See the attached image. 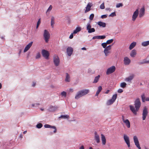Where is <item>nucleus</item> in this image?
I'll use <instances>...</instances> for the list:
<instances>
[{
	"instance_id": "obj_1",
	"label": "nucleus",
	"mask_w": 149,
	"mask_h": 149,
	"mask_svg": "<svg viewBox=\"0 0 149 149\" xmlns=\"http://www.w3.org/2000/svg\"><path fill=\"white\" fill-rule=\"evenodd\" d=\"M134 105L136 109L133 106L130 105V107L132 112L135 115L137 114V112L139 110L141 105V103L139 98H138L134 101Z\"/></svg>"
},
{
	"instance_id": "obj_2",
	"label": "nucleus",
	"mask_w": 149,
	"mask_h": 149,
	"mask_svg": "<svg viewBox=\"0 0 149 149\" xmlns=\"http://www.w3.org/2000/svg\"><path fill=\"white\" fill-rule=\"evenodd\" d=\"M43 37L46 42H48L49 40L50 37V35L49 32L47 30H44Z\"/></svg>"
},
{
	"instance_id": "obj_3",
	"label": "nucleus",
	"mask_w": 149,
	"mask_h": 149,
	"mask_svg": "<svg viewBox=\"0 0 149 149\" xmlns=\"http://www.w3.org/2000/svg\"><path fill=\"white\" fill-rule=\"evenodd\" d=\"M53 61L55 66H57L59 65L60 63V60L57 56L54 55V56Z\"/></svg>"
},
{
	"instance_id": "obj_4",
	"label": "nucleus",
	"mask_w": 149,
	"mask_h": 149,
	"mask_svg": "<svg viewBox=\"0 0 149 149\" xmlns=\"http://www.w3.org/2000/svg\"><path fill=\"white\" fill-rule=\"evenodd\" d=\"M112 45H109L104 49V52L105 54V56H107L110 53V50L111 49V47Z\"/></svg>"
},
{
	"instance_id": "obj_5",
	"label": "nucleus",
	"mask_w": 149,
	"mask_h": 149,
	"mask_svg": "<svg viewBox=\"0 0 149 149\" xmlns=\"http://www.w3.org/2000/svg\"><path fill=\"white\" fill-rule=\"evenodd\" d=\"M115 70V67L114 66H112L107 69L106 71V74L108 75L111 74Z\"/></svg>"
},
{
	"instance_id": "obj_6",
	"label": "nucleus",
	"mask_w": 149,
	"mask_h": 149,
	"mask_svg": "<svg viewBox=\"0 0 149 149\" xmlns=\"http://www.w3.org/2000/svg\"><path fill=\"white\" fill-rule=\"evenodd\" d=\"M133 140L135 145L138 149H141L137 137L136 136L133 137Z\"/></svg>"
},
{
	"instance_id": "obj_7",
	"label": "nucleus",
	"mask_w": 149,
	"mask_h": 149,
	"mask_svg": "<svg viewBox=\"0 0 149 149\" xmlns=\"http://www.w3.org/2000/svg\"><path fill=\"white\" fill-rule=\"evenodd\" d=\"M42 54L43 57L46 59L48 58L49 56V53L48 51L45 49H43L42 51Z\"/></svg>"
},
{
	"instance_id": "obj_8",
	"label": "nucleus",
	"mask_w": 149,
	"mask_h": 149,
	"mask_svg": "<svg viewBox=\"0 0 149 149\" xmlns=\"http://www.w3.org/2000/svg\"><path fill=\"white\" fill-rule=\"evenodd\" d=\"M123 138L124 141L127 144L128 147H130V143L129 137L126 135L124 134Z\"/></svg>"
},
{
	"instance_id": "obj_9",
	"label": "nucleus",
	"mask_w": 149,
	"mask_h": 149,
	"mask_svg": "<svg viewBox=\"0 0 149 149\" xmlns=\"http://www.w3.org/2000/svg\"><path fill=\"white\" fill-rule=\"evenodd\" d=\"M139 14V11L138 9H137L134 13L132 16V20L134 21L136 18L137 17Z\"/></svg>"
},
{
	"instance_id": "obj_10",
	"label": "nucleus",
	"mask_w": 149,
	"mask_h": 149,
	"mask_svg": "<svg viewBox=\"0 0 149 149\" xmlns=\"http://www.w3.org/2000/svg\"><path fill=\"white\" fill-rule=\"evenodd\" d=\"M148 112L147 109L145 107L143 110V114H142V118L143 120H145L146 117L148 115Z\"/></svg>"
},
{
	"instance_id": "obj_11",
	"label": "nucleus",
	"mask_w": 149,
	"mask_h": 149,
	"mask_svg": "<svg viewBox=\"0 0 149 149\" xmlns=\"http://www.w3.org/2000/svg\"><path fill=\"white\" fill-rule=\"evenodd\" d=\"M94 139L97 143H99L100 142V138L99 135L97 134L96 132H94Z\"/></svg>"
},
{
	"instance_id": "obj_12",
	"label": "nucleus",
	"mask_w": 149,
	"mask_h": 149,
	"mask_svg": "<svg viewBox=\"0 0 149 149\" xmlns=\"http://www.w3.org/2000/svg\"><path fill=\"white\" fill-rule=\"evenodd\" d=\"M145 9L144 7H143L141 8L139 11V16L141 18L143 17L145 14Z\"/></svg>"
},
{
	"instance_id": "obj_13",
	"label": "nucleus",
	"mask_w": 149,
	"mask_h": 149,
	"mask_svg": "<svg viewBox=\"0 0 149 149\" xmlns=\"http://www.w3.org/2000/svg\"><path fill=\"white\" fill-rule=\"evenodd\" d=\"M124 63L125 65H129L131 62L130 60L127 57H125L123 60Z\"/></svg>"
},
{
	"instance_id": "obj_14",
	"label": "nucleus",
	"mask_w": 149,
	"mask_h": 149,
	"mask_svg": "<svg viewBox=\"0 0 149 149\" xmlns=\"http://www.w3.org/2000/svg\"><path fill=\"white\" fill-rule=\"evenodd\" d=\"M73 49L71 47H68L67 49V53L69 56H70L72 53Z\"/></svg>"
},
{
	"instance_id": "obj_15",
	"label": "nucleus",
	"mask_w": 149,
	"mask_h": 149,
	"mask_svg": "<svg viewBox=\"0 0 149 149\" xmlns=\"http://www.w3.org/2000/svg\"><path fill=\"white\" fill-rule=\"evenodd\" d=\"M44 127L45 128H51L53 129L54 130L53 132L54 133H55L56 132L57 129L56 127L54 126H52L48 124H45L44 125Z\"/></svg>"
},
{
	"instance_id": "obj_16",
	"label": "nucleus",
	"mask_w": 149,
	"mask_h": 149,
	"mask_svg": "<svg viewBox=\"0 0 149 149\" xmlns=\"http://www.w3.org/2000/svg\"><path fill=\"white\" fill-rule=\"evenodd\" d=\"M33 43V42H30L28 44L26 45V46L25 47L24 52H27L28 50L31 47V46Z\"/></svg>"
},
{
	"instance_id": "obj_17",
	"label": "nucleus",
	"mask_w": 149,
	"mask_h": 149,
	"mask_svg": "<svg viewBox=\"0 0 149 149\" xmlns=\"http://www.w3.org/2000/svg\"><path fill=\"white\" fill-rule=\"evenodd\" d=\"M106 36L105 35L103 36H93L92 38V39L94 40L95 39H103L105 38Z\"/></svg>"
},
{
	"instance_id": "obj_18",
	"label": "nucleus",
	"mask_w": 149,
	"mask_h": 149,
	"mask_svg": "<svg viewBox=\"0 0 149 149\" xmlns=\"http://www.w3.org/2000/svg\"><path fill=\"white\" fill-rule=\"evenodd\" d=\"M58 108V107L57 106H50L49 107V110L50 111H53L56 110Z\"/></svg>"
},
{
	"instance_id": "obj_19",
	"label": "nucleus",
	"mask_w": 149,
	"mask_h": 149,
	"mask_svg": "<svg viewBox=\"0 0 149 149\" xmlns=\"http://www.w3.org/2000/svg\"><path fill=\"white\" fill-rule=\"evenodd\" d=\"M65 81L66 82H70V77L69 74L68 73H65Z\"/></svg>"
},
{
	"instance_id": "obj_20",
	"label": "nucleus",
	"mask_w": 149,
	"mask_h": 149,
	"mask_svg": "<svg viewBox=\"0 0 149 149\" xmlns=\"http://www.w3.org/2000/svg\"><path fill=\"white\" fill-rule=\"evenodd\" d=\"M101 138L102 144L103 145H105L106 143V139L104 135L102 134H101Z\"/></svg>"
},
{
	"instance_id": "obj_21",
	"label": "nucleus",
	"mask_w": 149,
	"mask_h": 149,
	"mask_svg": "<svg viewBox=\"0 0 149 149\" xmlns=\"http://www.w3.org/2000/svg\"><path fill=\"white\" fill-rule=\"evenodd\" d=\"M92 6V5H91V3H88L86 7V9L85 11V12L86 13L89 11L91 10V8Z\"/></svg>"
},
{
	"instance_id": "obj_22",
	"label": "nucleus",
	"mask_w": 149,
	"mask_h": 149,
	"mask_svg": "<svg viewBox=\"0 0 149 149\" xmlns=\"http://www.w3.org/2000/svg\"><path fill=\"white\" fill-rule=\"evenodd\" d=\"M81 91L84 96L88 93L90 91L89 90L86 89H84L81 90Z\"/></svg>"
},
{
	"instance_id": "obj_23",
	"label": "nucleus",
	"mask_w": 149,
	"mask_h": 149,
	"mask_svg": "<svg viewBox=\"0 0 149 149\" xmlns=\"http://www.w3.org/2000/svg\"><path fill=\"white\" fill-rule=\"evenodd\" d=\"M97 24L100 26H102V27H105L106 26V24L103 22L101 21L97 23Z\"/></svg>"
},
{
	"instance_id": "obj_24",
	"label": "nucleus",
	"mask_w": 149,
	"mask_h": 149,
	"mask_svg": "<svg viewBox=\"0 0 149 149\" xmlns=\"http://www.w3.org/2000/svg\"><path fill=\"white\" fill-rule=\"evenodd\" d=\"M123 122L125 123L127 127L129 128L130 127V123L128 119L125 120H124Z\"/></svg>"
},
{
	"instance_id": "obj_25",
	"label": "nucleus",
	"mask_w": 149,
	"mask_h": 149,
	"mask_svg": "<svg viewBox=\"0 0 149 149\" xmlns=\"http://www.w3.org/2000/svg\"><path fill=\"white\" fill-rule=\"evenodd\" d=\"M136 45V42H133L130 45L129 49L130 50H131L134 48Z\"/></svg>"
},
{
	"instance_id": "obj_26",
	"label": "nucleus",
	"mask_w": 149,
	"mask_h": 149,
	"mask_svg": "<svg viewBox=\"0 0 149 149\" xmlns=\"http://www.w3.org/2000/svg\"><path fill=\"white\" fill-rule=\"evenodd\" d=\"M81 97H82L81 95V94L79 91L77 93L75 97V99L77 100Z\"/></svg>"
},
{
	"instance_id": "obj_27",
	"label": "nucleus",
	"mask_w": 149,
	"mask_h": 149,
	"mask_svg": "<svg viewBox=\"0 0 149 149\" xmlns=\"http://www.w3.org/2000/svg\"><path fill=\"white\" fill-rule=\"evenodd\" d=\"M141 45L143 47H146L149 45V41H147L142 42L141 43Z\"/></svg>"
},
{
	"instance_id": "obj_28",
	"label": "nucleus",
	"mask_w": 149,
	"mask_h": 149,
	"mask_svg": "<svg viewBox=\"0 0 149 149\" xmlns=\"http://www.w3.org/2000/svg\"><path fill=\"white\" fill-rule=\"evenodd\" d=\"M136 52L135 50H133L130 53V55L132 57H134L136 54Z\"/></svg>"
},
{
	"instance_id": "obj_29",
	"label": "nucleus",
	"mask_w": 149,
	"mask_h": 149,
	"mask_svg": "<svg viewBox=\"0 0 149 149\" xmlns=\"http://www.w3.org/2000/svg\"><path fill=\"white\" fill-rule=\"evenodd\" d=\"M133 77L132 76H130L127 78L125 79V81H128L129 82H130L133 79Z\"/></svg>"
},
{
	"instance_id": "obj_30",
	"label": "nucleus",
	"mask_w": 149,
	"mask_h": 149,
	"mask_svg": "<svg viewBox=\"0 0 149 149\" xmlns=\"http://www.w3.org/2000/svg\"><path fill=\"white\" fill-rule=\"evenodd\" d=\"M102 87L101 86H99L98 87V89L97 91L96 92V94L95 95V96H97L100 93V92L102 90Z\"/></svg>"
},
{
	"instance_id": "obj_31",
	"label": "nucleus",
	"mask_w": 149,
	"mask_h": 149,
	"mask_svg": "<svg viewBox=\"0 0 149 149\" xmlns=\"http://www.w3.org/2000/svg\"><path fill=\"white\" fill-rule=\"evenodd\" d=\"M100 77V75H98L96 77H95L94 80L93 82V83H97Z\"/></svg>"
},
{
	"instance_id": "obj_32",
	"label": "nucleus",
	"mask_w": 149,
	"mask_h": 149,
	"mask_svg": "<svg viewBox=\"0 0 149 149\" xmlns=\"http://www.w3.org/2000/svg\"><path fill=\"white\" fill-rule=\"evenodd\" d=\"M81 30V28L80 27H77L76 29L74 30L73 31V33L74 34H76L77 33V32L80 31Z\"/></svg>"
},
{
	"instance_id": "obj_33",
	"label": "nucleus",
	"mask_w": 149,
	"mask_h": 149,
	"mask_svg": "<svg viewBox=\"0 0 149 149\" xmlns=\"http://www.w3.org/2000/svg\"><path fill=\"white\" fill-rule=\"evenodd\" d=\"M115 101H113L111 99L109 100L107 103V105H110L112 104Z\"/></svg>"
},
{
	"instance_id": "obj_34",
	"label": "nucleus",
	"mask_w": 149,
	"mask_h": 149,
	"mask_svg": "<svg viewBox=\"0 0 149 149\" xmlns=\"http://www.w3.org/2000/svg\"><path fill=\"white\" fill-rule=\"evenodd\" d=\"M54 17H52L51 18V25L52 28L53 27L54 25Z\"/></svg>"
},
{
	"instance_id": "obj_35",
	"label": "nucleus",
	"mask_w": 149,
	"mask_h": 149,
	"mask_svg": "<svg viewBox=\"0 0 149 149\" xmlns=\"http://www.w3.org/2000/svg\"><path fill=\"white\" fill-rule=\"evenodd\" d=\"M149 63V61H147L146 60H144L142 62H139L138 64L139 65L143 64L144 63Z\"/></svg>"
},
{
	"instance_id": "obj_36",
	"label": "nucleus",
	"mask_w": 149,
	"mask_h": 149,
	"mask_svg": "<svg viewBox=\"0 0 149 149\" xmlns=\"http://www.w3.org/2000/svg\"><path fill=\"white\" fill-rule=\"evenodd\" d=\"M95 30L94 28H91L88 30V33H91L93 32H95Z\"/></svg>"
},
{
	"instance_id": "obj_37",
	"label": "nucleus",
	"mask_w": 149,
	"mask_h": 149,
	"mask_svg": "<svg viewBox=\"0 0 149 149\" xmlns=\"http://www.w3.org/2000/svg\"><path fill=\"white\" fill-rule=\"evenodd\" d=\"M91 26L90 23H88L86 26V30H88L91 28Z\"/></svg>"
},
{
	"instance_id": "obj_38",
	"label": "nucleus",
	"mask_w": 149,
	"mask_h": 149,
	"mask_svg": "<svg viewBox=\"0 0 149 149\" xmlns=\"http://www.w3.org/2000/svg\"><path fill=\"white\" fill-rule=\"evenodd\" d=\"M127 84L125 82H123L120 84V86L123 88H124L126 87Z\"/></svg>"
},
{
	"instance_id": "obj_39",
	"label": "nucleus",
	"mask_w": 149,
	"mask_h": 149,
	"mask_svg": "<svg viewBox=\"0 0 149 149\" xmlns=\"http://www.w3.org/2000/svg\"><path fill=\"white\" fill-rule=\"evenodd\" d=\"M69 117V116L68 115H61L59 118H68Z\"/></svg>"
},
{
	"instance_id": "obj_40",
	"label": "nucleus",
	"mask_w": 149,
	"mask_h": 149,
	"mask_svg": "<svg viewBox=\"0 0 149 149\" xmlns=\"http://www.w3.org/2000/svg\"><path fill=\"white\" fill-rule=\"evenodd\" d=\"M117 97V95L116 94H115L113 95L111 99L112 100H113V101H115L116 100V99Z\"/></svg>"
},
{
	"instance_id": "obj_41",
	"label": "nucleus",
	"mask_w": 149,
	"mask_h": 149,
	"mask_svg": "<svg viewBox=\"0 0 149 149\" xmlns=\"http://www.w3.org/2000/svg\"><path fill=\"white\" fill-rule=\"evenodd\" d=\"M36 127L38 128H40L42 126V123H39L36 125Z\"/></svg>"
},
{
	"instance_id": "obj_42",
	"label": "nucleus",
	"mask_w": 149,
	"mask_h": 149,
	"mask_svg": "<svg viewBox=\"0 0 149 149\" xmlns=\"http://www.w3.org/2000/svg\"><path fill=\"white\" fill-rule=\"evenodd\" d=\"M61 95L65 97L67 95V93L65 91H63L61 93Z\"/></svg>"
},
{
	"instance_id": "obj_43",
	"label": "nucleus",
	"mask_w": 149,
	"mask_h": 149,
	"mask_svg": "<svg viewBox=\"0 0 149 149\" xmlns=\"http://www.w3.org/2000/svg\"><path fill=\"white\" fill-rule=\"evenodd\" d=\"M113 41V40L111 39L107 40L106 42L107 44H109L111 43Z\"/></svg>"
},
{
	"instance_id": "obj_44",
	"label": "nucleus",
	"mask_w": 149,
	"mask_h": 149,
	"mask_svg": "<svg viewBox=\"0 0 149 149\" xmlns=\"http://www.w3.org/2000/svg\"><path fill=\"white\" fill-rule=\"evenodd\" d=\"M107 44L106 43V42L102 43L101 44L102 46L104 48H105L107 47Z\"/></svg>"
},
{
	"instance_id": "obj_45",
	"label": "nucleus",
	"mask_w": 149,
	"mask_h": 149,
	"mask_svg": "<svg viewBox=\"0 0 149 149\" xmlns=\"http://www.w3.org/2000/svg\"><path fill=\"white\" fill-rule=\"evenodd\" d=\"M100 8L101 9H103L105 8V6L104 3H103L100 6Z\"/></svg>"
},
{
	"instance_id": "obj_46",
	"label": "nucleus",
	"mask_w": 149,
	"mask_h": 149,
	"mask_svg": "<svg viewBox=\"0 0 149 149\" xmlns=\"http://www.w3.org/2000/svg\"><path fill=\"white\" fill-rule=\"evenodd\" d=\"M141 97L143 102H145V97L144 94H143V95H141Z\"/></svg>"
},
{
	"instance_id": "obj_47",
	"label": "nucleus",
	"mask_w": 149,
	"mask_h": 149,
	"mask_svg": "<svg viewBox=\"0 0 149 149\" xmlns=\"http://www.w3.org/2000/svg\"><path fill=\"white\" fill-rule=\"evenodd\" d=\"M123 6V4L122 3H119L116 4V7L117 8H118L122 6Z\"/></svg>"
},
{
	"instance_id": "obj_48",
	"label": "nucleus",
	"mask_w": 149,
	"mask_h": 149,
	"mask_svg": "<svg viewBox=\"0 0 149 149\" xmlns=\"http://www.w3.org/2000/svg\"><path fill=\"white\" fill-rule=\"evenodd\" d=\"M94 17V14H91L90 16L89 17V19L91 20H92Z\"/></svg>"
},
{
	"instance_id": "obj_49",
	"label": "nucleus",
	"mask_w": 149,
	"mask_h": 149,
	"mask_svg": "<svg viewBox=\"0 0 149 149\" xmlns=\"http://www.w3.org/2000/svg\"><path fill=\"white\" fill-rule=\"evenodd\" d=\"M40 56V52H38L36 54V59H38L39 58Z\"/></svg>"
},
{
	"instance_id": "obj_50",
	"label": "nucleus",
	"mask_w": 149,
	"mask_h": 149,
	"mask_svg": "<svg viewBox=\"0 0 149 149\" xmlns=\"http://www.w3.org/2000/svg\"><path fill=\"white\" fill-rule=\"evenodd\" d=\"M88 72L90 74H92L94 73V71H92V70L91 69H89L88 70Z\"/></svg>"
},
{
	"instance_id": "obj_51",
	"label": "nucleus",
	"mask_w": 149,
	"mask_h": 149,
	"mask_svg": "<svg viewBox=\"0 0 149 149\" xmlns=\"http://www.w3.org/2000/svg\"><path fill=\"white\" fill-rule=\"evenodd\" d=\"M39 105H40V104L39 103H36L32 104V106L33 107H37L39 106Z\"/></svg>"
},
{
	"instance_id": "obj_52",
	"label": "nucleus",
	"mask_w": 149,
	"mask_h": 149,
	"mask_svg": "<svg viewBox=\"0 0 149 149\" xmlns=\"http://www.w3.org/2000/svg\"><path fill=\"white\" fill-rule=\"evenodd\" d=\"M116 15L115 12H113L111 13L109 15V17H113L116 16Z\"/></svg>"
},
{
	"instance_id": "obj_53",
	"label": "nucleus",
	"mask_w": 149,
	"mask_h": 149,
	"mask_svg": "<svg viewBox=\"0 0 149 149\" xmlns=\"http://www.w3.org/2000/svg\"><path fill=\"white\" fill-rule=\"evenodd\" d=\"M52 8V5H50L47 10V12L50 11Z\"/></svg>"
},
{
	"instance_id": "obj_54",
	"label": "nucleus",
	"mask_w": 149,
	"mask_h": 149,
	"mask_svg": "<svg viewBox=\"0 0 149 149\" xmlns=\"http://www.w3.org/2000/svg\"><path fill=\"white\" fill-rule=\"evenodd\" d=\"M107 15H104L101 16V18L102 19L106 18L107 17Z\"/></svg>"
},
{
	"instance_id": "obj_55",
	"label": "nucleus",
	"mask_w": 149,
	"mask_h": 149,
	"mask_svg": "<svg viewBox=\"0 0 149 149\" xmlns=\"http://www.w3.org/2000/svg\"><path fill=\"white\" fill-rule=\"evenodd\" d=\"M73 34H74V33H72L70 34V36L69 37V38L70 39H72L73 38Z\"/></svg>"
},
{
	"instance_id": "obj_56",
	"label": "nucleus",
	"mask_w": 149,
	"mask_h": 149,
	"mask_svg": "<svg viewBox=\"0 0 149 149\" xmlns=\"http://www.w3.org/2000/svg\"><path fill=\"white\" fill-rule=\"evenodd\" d=\"M117 91L118 93H122L123 91L122 89L120 88Z\"/></svg>"
},
{
	"instance_id": "obj_57",
	"label": "nucleus",
	"mask_w": 149,
	"mask_h": 149,
	"mask_svg": "<svg viewBox=\"0 0 149 149\" xmlns=\"http://www.w3.org/2000/svg\"><path fill=\"white\" fill-rule=\"evenodd\" d=\"M36 82H33V83H32V86L33 87H34L36 85Z\"/></svg>"
},
{
	"instance_id": "obj_58",
	"label": "nucleus",
	"mask_w": 149,
	"mask_h": 149,
	"mask_svg": "<svg viewBox=\"0 0 149 149\" xmlns=\"http://www.w3.org/2000/svg\"><path fill=\"white\" fill-rule=\"evenodd\" d=\"M40 18L38 19V20L37 22V24L39 25L40 24Z\"/></svg>"
},
{
	"instance_id": "obj_59",
	"label": "nucleus",
	"mask_w": 149,
	"mask_h": 149,
	"mask_svg": "<svg viewBox=\"0 0 149 149\" xmlns=\"http://www.w3.org/2000/svg\"><path fill=\"white\" fill-rule=\"evenodd\" d=\"M79 149H84V147L83 146H82L79 148Z\"/></svg>"
},
{
	"instance_id": "obj_60",
	"label": "nucleus",
	"mask_w": 149,
	"mask_h": 149,
	"mask_svg": "<svg viewBox=\"0 0 149 149\" xmlns=\"http://www.w3.org/2000/svg\"><path fill=\"white\" fill-rule=\"evenodd\" d=\"M109 90H107L105 92V93H106V94H108L109 93Z\"/></svg>"
},
{
	"instance_id": "obj_61",
	"label": "nucleus",
	"mask_w": 149,
	"mask_h": 149,
	"mask_svg": "<svg viewBox=\"0 0 149 149\" xmlns=\"http://www.w3.org/2000/svg\"><path fill=\"white\" fill-rule=\"evenodd\" d=\"M24 115V113L23 112H21L20 113V116H22L23 115Z\"/></svg>"
},
{
	"instance_id": "obj_62",
	"label": "nucleus",
	"mask_w": 149,
	"mask_h": 149,
	"mask_svg": "<svg viewBox=\"0 0 149 149\" xmlns=\"http://www.w3.org/2000/svg\"><path fill=\"white\" fill-rule=\"evenodd\" d=\"M81 49L83 50H86V48L85 47H84L81 48Z\"/></svg>"
},
{
	"instance_id": "obj_63",
	"label": "nucleus",
	"mask_w": 149,
	"mask_h": 149,
	"mask_svg": "<svg viewBox=\"0 0 149 149\" xmlns=\"http://www.w3.org/2000/svg\"><path fill=\"white\" fill-rule=\"evenodd\" d=\"M21 138H22L23 137V136L22 134H20L19 136Z\"/></svg>"
},
{
	"instance_id": "obj_64",
	"label": "nucleus",
	"mask_w": 149,
	"mask_h": 149,
	"mask_svg": "<svg viewBox=\"0 0 149 149\" xmlns=\"http://www.w3.org/2000/svg\"><path fill=\"white\" fill-rule=\"evenodd\" d=\"M146 100V101H149V97H147Z\"/></svg>"
}]
</instances>
